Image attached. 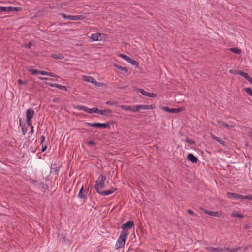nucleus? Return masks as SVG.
Segmentation results:
<instances>
[{
    "label": "nucleus",
    "instance_id": "1",
    "mask_svg": "<svg viewBox=\"0 0 252 252\" xmlns=\"http://www.w3.org/2000/svg\"><path fill=\"white\" fill-rule=\"evenodd\" d=\"M106 177L105 175L101 174L98 179L99 180V181H96L95 182V185H94V188L96 192L98 193V191H101L100 190V189H102L104 187V183L106 180Z\"/></svg>",
    "mask_w": 252,
    "mask_h": 252
},
{
    "label": "nucleus",
    "instance_id": "2",
    "mask_svg": "<svg viewBox=\"0 0 252 252\" xmlns=\"http://www.w3.org/2000/svg\"><path fill=\"white\" fill-rule=\"evenodd\" d=\"M128 232L127 230H123L121 232L120 236L117 243L119 244V247H122L125 245L126 241L127 238Z\"/></svg>",
    "mask_w": 252,
    "mask_h": 252
},
{
    "label": "nucleus",
    "instance_id": "3",
    "mask_svg": "<svg viewBox=\"0 0 252 252\" xmlns=\"http://www.w3.org/2000/svg\"><path fill=\"white\" fill-rule=\"evenodd\" d=\"M86 124L88 126L97 128H108L110 127V125L108 123H91L89 122H86Z\"/></svg>",
    "mask_w": 252,
    "mask_h": 252
},
{
    "label": "nucleus",
    "instance_id": "4",
    "mask_svg": "<svg viewBox=\"0 0 252 252\" xmlns=\"http://www.w3.org/2000/svg\"><path fill=\"white\" fill-rule=\"evenodd\" d=\"M34 115V110L30 108L27 110L26 112V122L28 125H31V121Z\"/></svg>",
    "mask_w": 252,
    "mask_h": 252
},
{
    "label": "nucleus",
    "instance_id": "5",
    "mask_svg": "<svg viewBox=\"0 0 252 252\" xmlns=\"http://www.w3.org/2000/svg\"><path fill=\"white\" fill-rule=\"evenodd\" d=\"M62 17L64 19H68L71 20H79L84 19L83 15H67L64 13L61 14Z\"/></svg>",
    "mask_w": 252,
    "mask_h": 252
},
{
    "label": "nucleus",
    "instance_id": "6",
    "mask_svg": "<svg viewBox=\"0 0 252 252\" xmlns=\"http://www.w3.org/2000/svg\"><path fill=\"white\" fill-rule=\"evenodd\" d=\"M152 105H138L135 106V109L132 110V112H138L140 110H150L153 109Z\"/></svg>",
    "mask_w": 252,
    "mask_h": 252
},
{
    "label": "nucleus",
    "instance_id": "7",
    "mask_svg": "<svg viewBox=\"0 0 252 252\" xmlns=\"http://www.w3.org/2000/svg\"><path fill=\"white\" fill-rule=\"evenodd\" d=\"M119 57H121L125 60L127 61L129 63H130L131 65L137 66L138 63L136 61L133 60V59L130 58L129 57L127 56V55L120 54L119 55Z\"/></svg>",
    "mask_w": 252,
    "mask_h": 252
},
{
    "label": "nucleus",
    "instance_id": "8",
    "mask_svg": "<svg viewBox=\"0 0 252 252\" xmlns=\"http://www.w3.org/2000/svg\"><path fill=\"white\" fill-rule=\"evenodd\" d=\"M227 196L230 199H246V196L242 195L235 193L227 192Z\"/></svg>",
    "mask_w": 252,
    "mask_h": 252
},
{
    "label": "nucleus",
    "instance_id": "9",
    "mask_svg": "<svg viewBox=\"0 0 252 252\" xmlns=\"http://www.w3.org/2000/svg\"><path fill=\"white\" fill-rule=\"evenodd\" d=\"M201 209L202 210V211L204 213L208 214L210 216H215L216 217H220L221 216V213H220L218 211L214 212V211H209V210H206L205 209H203V208H201Z\"/></svg>",
    "mask_w": 252,
    "mask_h": 252
},
{
    "label": "nucleus",
    "instance_id": "10",
    "mask_svg": "<svg viewBox=\"0 0 252 252\" xmlns=\"http://www.w3.org/2000/svg\"><path fill=\"white\" fill-rule=\"evenodd\" d=\"M2 12H9L11 11H19L21 10L20 7H3L1 8Z\"/></svg>",
    "mask_w": 252,
    "mask_h": 252
},
{
    "label": "nucleus",
    "instance_id": "11",
    "mask_svg": "<svg viewBox=\"0 0 252 252\" xmlns=\"http://www.w3.org/2000/svg\"><path fill=\"white\" fill-rule=\"evenodd\" d=\"M74 108L76 110L84 111L89 114L93 113L92 108H89L85 106L76 105L74 107Z\"/></svg>",
    "mask_w": 252,
    "mask_h": 252
},
{
    "label": "nucleus",
    "instance_id": "12",
    "mask_svg": "<svg viewBox=\"0 0 252 252\" xmlns=\"http://www.w3.org/2000/svg\"><path fill=\"white\" fill-rule=\"evenodd\" d=\"M137 91L140 92L143 95L150 97H155L156 96V94L153 93H151L147 92L144 91L142 89L137 88L136 89Z\"/></svg>",
    "mask_w": 252,
    "mask_h": 252
},
{
    "label": "nucleus",
    "instance_id": "13",
    "mask_svg": "<svg viewBox=\"0 0 252 252\" xmlns=\"http://www.w3.org/2000/svg\"><path fill=\"white\" fill-rule=\"evenodd\" d=\"M162 109L166 112H169L172 113H178L181 111V109L180 108L170 109L168 107H162Z\"/></svg>",
    "mask_w": 252,
    "mask_h": 252
},
{
    "label": "nucleus",
    "instance_id": "14",
    "mask_svg": "<svg viewBox=\"0 0 252 252\" xmlns=\"http://www.w3.org/2000/svg\"><path fill=\"white\" fill-rule=\"evenodd\" d=\"M134 226V223L132 221H129L126 223L122 224V229L123 230H126V229H131Z\"/></svg>",
    "mask_w": 252,
    "mask_h": 252
},
{
    "label": "nucleus",
    "instance_id": "15",
    "mask_svg": "<svg viewBox=\"0 0 252 252\" xmlns=\"http://www.w3.org/2000/svg\"><path fill=\"white\" fill-rule=\"evenodd\" d=\"M207 250L209 252H221L222 251H224L225 249H224V247H223V248H220V247L214 248L212 247H209L207 248Z\"/></svg>",
    "mask_w": 252,
    "mask_h": 252
},
{
    "label": "nucleus",
    "instance_id": "16",
    "mask_svg": "<svg viewBox=\"0 0 252 252\" xmlns=\"http://www.w3.org/2000/svg\"><path fill=\"white\" fill-rule=\"evenodd\" d=\"M187 159L193 163H196L197 162V158L192 154H189L187 156Z\"/></svg>",
    "mask_w": 252,
    "mask_h": 252
},
{
    "label": "nucleus",
    "instance_id": "17",
    "mask_svg": "<svg viewBox=\"0 0 252 252\" xmlns=\"http://www.w3.org/2000/svg\"><path fill=\"white\" fill-rule=\"evenodd\" d=\"M218 123L220 125V126L222 127H225L228 129H230L231 128H233L235 127V126L233 125H228L226 123L222 121H218Z\"/></svg>",
    "mask_w": 252,
    "mask_h": 252
},
{
    "label": "nucleus",
    "instance_id": "18",
    "mask_svg": "<svg viewBox=\"0 0 252 252\" xmlns=\"http://www.w3.org/2000/svg\"><path fill=\"white\" fill-rule=\"evenodd\" d=\"M78 198L85 200L86 198V193H84V188L82 186L77 195Z\"/></svg>",
    "mask_w": 252,
    "mask_h": 252
},
{
    "label": "nucleus",
    "instance_id": "19",
    "mask_svg": "<svg viewBox=\"0 0 252 252\" xmlns=\"http://www.w3.org/2000/svg\"><path fill=\"white\" fill-rule=\"evenodd\" d=\"M112 114V111L109 109H105L103 110H100V114L108 117L111 116Z\"/></svg>",
    "mask_w": 252,
    "mask_h": 252
},
{
    "label": "nucleus",
    "instance_id": "20",
    "mask_svg": "<svg viewBox=\"0 0 252 252\" xmlns=\"http://www.w3.org/2000/svg\"><path fill=\"white\" fill-rule=\"evenodd\" d=\"M236 74H238L240 75L243 76L244 78H245L247 81L249 80V79L251 77L248 73H245L242 71H236Z\"/></svg>",
    "mask_w": 252,
    "mask_h": 252
},
{
    "label": "nucleus",
    "instance_id": "21",
    "mask_svg": "<svg viewBox=\"0 0 252 252\" xmlns=\"http://www.w3.org/2000/svg\"><path fill=\"white\" fill-rule=\"evenodd\" d=\"M212 138L214 139L220 143L221 145L223 146L225 145V142L221 139V138L215 136L214 135H212Z\"/></svg>",
    "mask_w": 252,
    "mask_h": 252
},
{
    "label": "nucleus",
    "instance_id": "22",
    "mask_svg": "<svg viewBox=\"0 0 252 252\" xmlns=\"http://www.w3.org/2000/svg\"><path fill=\"white\" fill-rule=\"evenodd\" d=\"M51 57L52 58H53V59H61H61H64L63 55V54H61L59 53L52 54H51Z\"/></svg>",
    "mask_w": 252,
    "mask_h": 252
},
{
    "label": "nucleus",
    "instance_id": "23",
    "mask_svg": "<svg viewBox=\"0 0 252 252\" xmlns=\"http://www.w3.org/2000/svg\"><path fill=\"white\" fill-rule=\"evenodd\" d=\"M101 35L99 33H94L91 35V38L93 41H98Z\"/></svg>",
    "mask_w": 252,
    "mask_h": 252
},
{
    "label": "nucleus",
    "instance_id": "24",
    "mask_svg": "<svg viewBox=\"0 0 252 252\" xmlns=\"http://www.w3.org/2000/svg\"><path fill=\"white\" fill-rule=\"evenodd\" d=\"M82 79L83 81H85L86 82H91L93 81L94 77L84 75L82 76Z\"/></svg>",
    "mask_w": 252,
    "mask_h": 252
},
{
    "label": "nucleus",
    "instance_id": "25",
    "mask_svg": "<svg viewBox=\"0 0 252 252\" xmlns=\"http://www.w3.org/2000/svg\"><path fill=\"white\" fill-rule=\"evenodd\" d=\"M98 193L102 196H106V195H109L113 193V190L98 191Z\"/></svg>",
    "mask_w": 252,
    "mask_h": 252
},
{
    "label": "nucleus",
    "instance_id": "26",
    "mask_svg": "<svg viewBox=\"0 0 252 252\" xmlns=\"http://www.w3.org/2000/svg\"><path fill=\"white\" fill-rule=\"evenodd\" d=\"M224 249H225V251H227L229 252H236L239 250V248H229V247H224Z\"/></svg>",
    "mask_w": 252,
    "mask_h": 252
},
{
    "label": "nucleus",
    "instance_id": "27",
    "mask_svg": "<svg viewBox=\"0 0 252 252\" xmlns=\"http://www.w3.org/2000/svg\"><path fill=\"white\" fill-rule=\"evenodd\" d=\"M120 107L122 109L125 110L126 111H130L132 112V110L135 109V108H132L130 106H126V105H121Z\"/></svg>",
    "mask_w": 252,
    "mask_h": 252
},
{
    "label": "nucleus",
    "instance_id": "28",
    "mask_svg": "<svg viewBox=\"0 0 252 252\" xmlns=\"http://www.w3.org/2000/svg\"><path fill=\"white\" fill-rule=\"evenodd\" d=\"M115 66L116 67V68H117V69L120 70L121 71H123L125 73L127 72L128 71L127 68L125 67H123V66H120L119 65H117V64H115Z\"/></svg>",
    "mask_w": 252,
    "mask_h": 252
},
{
    "label": "nucleus",
    "instance_id": "29",
    "mask_svg": "<svg viewBox=\"0 0 252 252\" xmlns=\"http://www.w3.org/2000/svg\"><path fill=\"white\" fill-rule=\"evenodd\" d=\"M230 51L231 52L235 53L237 54H240L241 53V50L237 48H230Z\"/></svg>",
    "mask_w": 252,
    "mask_h": 252
},
{
    "label": "nucleus",
    "instance_id": "30",
    "mask_svg": "<svg viewBox=\"0 0 252 252\" xmlns=\"http://www.w3.org/2000/svg\"><path fill=\"white\" fill-rule=\"evenodd\" d=\"M29 71L33 75H36L37 74H40V70L37 69H30Z\"/></svg>",
    "mask_w": 252,
    "mask_h": 252
},
{
    "label": "nucleus",
    "instance_id": "31",
    "mask_svg": "<svg viewBox=\"0 0 252 252\" xmlns=\"http://www.w3.org/2000/svg\"><path fill=\"white\" fill-rule=\"evenodd\" d=\"M245 91L249 94L250 96H252V91L250 88H244Z\"/></svg>",
    "mask_w": 252,
    "mask_h": 252
},
{
    "label": "nucleus",
    "instance_id": "32",
    "mask_svg": "<svg viewBox=\"0 0 252 252\" xmlns=\"http://www.w3.org/2000/svg\"><path fill=\"white\" fill-rule=\"evenodd\" d=\"M92 110L93 113H97V114H100V110H99L97 108L94 107V108H92Z\"/></svg>",
    "mask_w": 252,
    "mask_h": 252
},
{
    "label": "nucleus",
    "instance_id": "33",
    "mask_svg": "<svg viewBox=\"0 0 252 252\" xmlns=\"http://www.w3.org/2000/svg\"><path fill=\"white\" fill-rule=\"evenodd\" d=\"M117 102L115 101H108L106 102V104L109 105H115Z\"/></svg>",
    "mask_w": 252,
    "mask_h": 252
},
{
    "label": "nucleus",
    "instance_id": "34",
    "mask_svg": "<svg viewBox=\"0 0 252 252\" xmlns=\"http://www.w3.org/2000/svg\"><path fill=\"white\" fill-rule=\"evenodd\" d=\"M186 142L190 144H195V141L193 140H192L191 139L189 138H187L185 140Z\"/></svg>",
    "mask_w": 252,
    "mask_h": 252
},
{
    "label": "nucleus",
    "instance_id": "35",
    "mask_svg": "<svg viewBox=\"0 0 252 252\" xmlns=\"http://www.w3.org/2000/svg\"><path fill=\"white\" fill-rule=\"evenodd\" d=\"M232 216L233 217H237V218H243V215L241 214H239V213H236V214L233 213L232 214Z\"/></svg>",
    "mask_w": 252,
    "mask_h": 252
},
{
    "label": "nucleus",
    "instance_id": "36",
    "mask_svg": "<svg viewBox=\"0 0 252 252\" xmlns=\"http://www.w3.org/2000/svg\"><path fill=\"white\" fill-rule=\"evenodd\" d=\"M47 76H50V77H53L54 78H59V76H58L57 75H56L55 74L52 73V72H48Z\"/></svg>",
    "mask_w": 252,
    "mask_h": 252
},
{
    "label": "nucleus",
    "instance_id": "37",
    "mask_svg": "<svg viewBox=\"0 0 252 252\" xmlns=\"http://www.w3.org/2000/svg\"><path fill=\"white\" fill-rule=\"evenodd\" d=\"M58 88L60 90H65V91L67 90V88L66 86H62L60 84H59Z\"/></svg>",
    "mask_w": 252,
    "mask_h": 252
},
{
    "label": "nucleus",
    "instance_id": "38",
    "mask_svg": "<svg viewBox=\"0 0 252 252\" xmlns=\"http://www.w3.org/2000/svg\"><path fill=\"white\" fill-rule=\"evenodd\" d=\"M18 83L19 85H26L27 82L26 81H23L21 79H19L18 80Z\"/></svg>",
    "mask_w": 252,
    "mask_h": 252
},
{
    "label": "nucleus",
    "instance_id": "39",
    "mask_svg": "<svg viewBox=\"0 0 252 252\" xmlns=\"http://www.w3.org/2000/svg\"><path fill=\"white\" fill-rule=\"evenodd\" d=\"M32 46V42H29L28 44H27L25 47L27 48H31Z\"/></svg>",
    "mask_w": 252,
    "mask_h": 252
},
{
    "label": "nucleus",
    "instance_id": "40",
    "mask_svg": "<svg viewBox=\"0 0 252 252\" xmlns=\"http://www.w3.org/2000/svg\"><path fill=\"white\" fill-rule=\"evenodd\" d=\"M28 126H30L31 127V131L30 132V133L32 134L33 133V132H34V129H33L34 127H33V126L32 125V124H31V125H28Z\"/></svg>",
    "mask_w": 252,
    "mask_h": 252
},
{
    "label": "nucleus",
    "instance_id": "41",
    "mask_svg": "<svg viewBox=\"0 0 252 252\" xmlns=\"http://www.w3.org/2000/svg\"><path fill=\"white\" fill-rule=\"evenodd\" d=\"M187 211L190 215H195V214L194 213V212L192 211V210H191L190 209H188Z\"/></svg>",
    "mask_w": 252,
    "mask_h": 252
},
{
    "label": "nucleus",
    "instance_id": "42",
    "mask_svg": "<svg viewBox=\"0 0 252 252\" xmlns=\"http://www.w3.org/2000/svg\"><path fill=\"white\" fill-rule=\"evenodd\" d=\"M48 72H46L45 71H40V74L42 75H46L47 76Z\"/></svg>",
    "mask_w": 252,
    "mask_h": 252
},
{
    "label": "nucleus",
    "instance_id": "43",
    "mask_svg": "<svg viewBox=\"0 0 252 252\" xmlns=\"http://www.w3.org/2000/svg\"><path fill=\"white\" fill-rule=\"evenodd\" d=\"M26 131H27L26 128H25L24 126H22V132L24 135H25L26 134Z\"/></svg>",
    "mask_w": 252,
    "mask_h": 252
},
{
    "label": "nucleus",
    "instance_id": "44",
    "mask_svg": "<svg viewBox=\"0 0 252 252\" xmlns=\"http://www.w3.org/2000/svg\"><path fill=\"white\" fill-rule=\"evenodd\" d=\"M47 149V145H45V146H43L42 145V149H41V151L42 152H44Z\"/></svg>",
    "mask_w": 252,
    "mask_h": 252
},
{
    "label": "nucleus",
    "instance_id": "45",
    "mask_svg": "<svg viewBox=\"0 0 252 252\" xmlns=\"http://www.w3.org/2000/svg\"><path fill=\"white\" fill-rule=\"evenodd\" d=\"M39 78L40 80H52L51 79H50V78H46V77H39Z\"/></svg>",
    "mask_w": 252,
    "mask_h": 252
},
{
    "label": "nucleus",
    "instance_id": "46",
    "mask_svg": "<svg viewBox=\"0 0 252 252\" xmlns=\"http://www.w3.org/2000/svg\"><path fill=\"white\" fill-rule=\"evenodd\" d=\"M45 139V137L44 135H42L41 137V144H43V142H44Z\"/></svg>",
    "mask_w": 252,
    "mask_h": 252
},
{
    "label": "nucleus",
    "instance_id": "47",
    "mask_svg": "<svg viewBox=\"0 0 252 252\" xmlns=\"http://www.w3.org/2000/svg\"><path fill=\"white\" fill-rule=\"evenodd\" d=\"M246 199H248L249 200H252V195L246 196Z\"/></svg>",
    "mask_w": 252,
    "mask_h": 252
},
{
    "label": "nucleus",
    "instance_id": "48",
    "mask_svg": "<svg viewBox=\"0 0 252 252\" xmlns=\"http://www.w3.org/2000/svg\"><path fill=\"white\" fill-rule=\"evenodd\" d=\"M92 84L95 85H97V82L95 80V79L94 78V80L93 82H91Z\"/></svg>",
    "mask_w": 252,
    "mask_h": 252
},
{
    "label": "nucleus",
    "instance_id": "49",
    "mask_svg": "<svg viewBox=\"0 0 252 252\" xmlns=\"http://www.w3.org/2000/svg\"><path fill=\"white\" fill-rule=\"evenodd\" d=\"M45 84H46L47 86H49L50 87H52L53 83H49V82H45Z\"/></svg>",
    "mask_w": 252,
    "mask_h": 252
},
{
    "label": "nucleus",
    "instance_id": "50",
    "mask_svg": "<svg viewBox=\"0 0 252 252\" xmlns=\"http://www.w3.org/2000/svg\"><path fill=\"white\" fill-rule=\"evenodd\" d=\"M88 144L89 145H94L95 144V142H94L93 141H90L88 142Z\"/></svg>",
    "mask_w": 252,
    "mask_h": 252
},
{
    "label": "nucleus",
    "instance_id": "51",
    "mask_svg": "<svg viewBox=\"0 0 252 252\" xmlns=\"http://www.w3.org/2000/svg\"><path fill=\"white\" fill-rule=\"evenodd\" d=\"M117 190V188H112L110 190H113V193Z\"/></svg>",
    "mask_w": 252,
    "mask_h": 252
},
{
    "label": "nucleus",
    "instance_id": "52",
    "mask_svg": "<svg viewBox=\"0 0 252 252\" xmlns=\"http://www.w3.org/2000/svg\"><path fill=\"white\" fill-rule=\"evenodd\" d=\"M58 84H53L52 87H56L58 88Z\"/></svg>",
    "mask_w": 252,
    "mask_h": 252
},
{
    "label": "nucleus",
    "instance_id": "53",
    "mask_svg": "<svg viewBox=\"0 0 252 252\" xmlns=\"http://www.w3.org/2000/svg\"><path fill=\"white\" fill-rule=\"evenodd\" d=\"M248 81L252 85V78L250 77Z\"/></svg>",
    "mask_w": 252,
    "mask_h": 252
},
{
    "label": "nucleus",
    "instance_id": "54",
    "mask_svg": "<svg viewBox=\"0 0 252 252\" xmlns=\"http://www.w3.org/2000/svg\"><path fill=\"white\" fill-rule=\"evenodd\" d=\"M236 71H233V70H229V72H230V73H234V72L236 73Z\"/></svg>",
    "mask_w": 252,
    "mask_h": 252
},
{
    "label": "nucleus",
    "instance_id": "55",
    "mask_svg": "<svg viewBox=\"0 0 252 252\" xmlns=\"http://www.w3.org/2000/svg\"><path fill=\"white\" fill-rule=\"evenodd\" d=\"M1 8H2V6H0V12H2Z\"/></svg>",
    "mask_w": 252,
    "mask_h": 252
},
{
    "label": "nucleus",
    "instance_id": "56",
    "mask_svg": "<svg viewBox=\"0 0 252 252\" xmlns=\"http://www.w3.org/2000/svg\"><path fill=\"white\" fill-rule=\"evenodd\" d=\"M20 125L21 126V119L20 118Z\"/></svg>",
    "mask_w": 252,
    "mask_h": 252
},
{
    "label": "nucleus",
    "instance_id": "57",
    "mask_svg": "<svg viewBox=\"0 0 252 252\" xmlns=\"http://www.w3.org/2000/svg\"><path fill=\"white\" fill-rule=\"evenodd\" d=\"M251 136H252V133H251Z\"/></svg>",
    "mask_w": 252,
    "mask_h": 252
}]
</instances>
